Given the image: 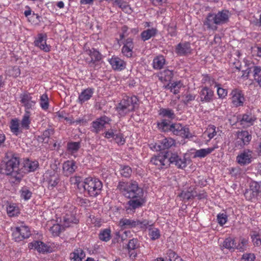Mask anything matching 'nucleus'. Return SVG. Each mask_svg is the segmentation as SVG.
I'll list each match as a JSON object with an SVG mask.
<instances>
[{"label":"nucleus","instance_id":"nucleus-1","mask_svg":"<svg viewBox=\"0 0 261 261\" xmlns=\"http://www.w3.org/2000/svg\"><path fill=\"white\" fill-rule=\"evenodd\" d=\"M117 189L124 196L129 199L125 206L128 213H134L137 208L141 207L145 204L146 200L144 191L136 181L120 182Z\"/></svg>","mask_w":261,"mask_h":261},{"label":"nucleus","instance_id":"nucleus-2","mask_svg":"<svg viewBox=\"0 0 261 261\" xmlns=\"http://www.w3.org/2000/svg\"><path fill=\"white\" fill-rule=\"evenodd\" d=\"M19 158L12 156L11 159L2 163L0 166V173L10 175L14 179L13 182H19L22 178Z\"/></svg>","mask_w":261,"mask_h":261},{"label":"nucleus","instance_id":"nucleus-3","mask_svg":"<svg viewBox=\"0 0 261 261\" xmlns=\"http://www.w3.org/2000/svg\"><path fill=\"white\" fill-rule=\"evenodd\" d=\"M158 126L164 132L171 133L174 135L180 136L183 138L189 139L193 137L188 127L184 126L179 123H172L166 119H164L161 122H159Z\"/></svg>","mask_w":261,"mask_h":261},{"label":"nucleus","instance_id":"nucleus-4","mask_svg":"<svg viewBox=\"0 0 261 261\" xmlns=\"http://www.w3.org/2000/svg\"><path fill=\"white\" fill-rule=\"evenodd\" d=\"M228 20L229 11L227 10H222L217 13H209L203 24L206 26L207 29L214 31L217 29V25L226 23Z\"/></svg>","mask_w":261,"mask_h":261},{"label":"nucleus","instance_id":"nucleus-5","mask_svg":"<svg viewBox=\"0 0 261 261\" xmlns=\"http://www.w3.org/2000/svg\"><path fill=\"white\" fill-rule=\"evenodd\" d=\"M82 186L87 194L94 197L100 194L102 189V182L97 178L92 177L85 179Z\"/></svg>","mask_w":261,"mask_h":261},{"label":"nucleus","instance_id":"nucleus-6","mask_svg":"<svg viewBox=\"0 0 261 261\" xmlns=\"http://www.w3.org/2000/svg\"><path fill=\"white\" fill-rule=\"evenodd\" d=\"M138 99L135 96L124 98L117 107V110L120 115L126 114L135 110L138 106Z\"/></svg>","mask_w":261,"mask_h":261},{"label":"nucleus","instance_id":"nucleus-7","mask_svg":"<svg viewBox=\"0 0 261 261\" xmlns=\"http://www.w3.org/2000/svg\"><path fill=\"white\" fill-rule=\"evenodd\" d=\"M252 150L245 149L241 152L236 157V162L241 166L250 164L254 159Z\"/></svg>","mask_w":261,"mask_h":261},{"label":"nucleus","instance_id":"nucleus-8","mask_svg":"<svg viewBox=\"0 0 261 261\" xmlns=\"http://www.w3.org/2000/svg\"><path fill=\"white\" fill-rule=\"evenodd\" d=\"M30 236V228L25 225H21L16 227L12 232L13 239L17 242L29 238Z\"/></svg>","mask_w":261,"mask_h":261},{"label":"nucleus","instance_id":"nucleus-9","mask_svg":"<svg viewBox=\"0 0 261 261\" xmlns=\"http://www.w3.org/2000/svg\"><path fill=\"white\" fill-rule=\"evenodd\" d=\"M148 224L149 222L146 220L139 221L123 218L119 221V225L123 228H130L137 226H139L140 228H147Z\"/></svg>","mask_w":261,"mask_h":261},{"label":"nucleus","instance_id":"nucleus-10","mask_svg":"<svg viewBox=\"0 0 261 261\" xmlns=\"http://www.w3.org/2000/svg\"><path fill=\"white\" fill-rule=\"evenodd\" d=\"M20 101L25 108V112L29 111V110L33 109L36 103V98H34L32 94L28 92H24L20 95Z\"/></svg>","mask_w":261,"mask_h":261},{"label":"nucleus","instance_id":"nucleus-11","mask_svg":"<svg viewBox=\"0 0 261 261\" xmlns=\"http://www.w3.org/2000/svg\"><path fill=\"white\" fill-rule=\"evenodd\" d=\"M110 121L111 119L106 116L96 119L91 123V131L95 134H98Z\"/></svg>","mask_w":261,"mask_h":261},{"label":"nucleus","instance_id":"nucleus-12","mask_svg":"<svg viewBox=\"0 0 261 261\" xmlns=\"http://www.w3.org/2000/svg\"><path fill=\"white\" fill-rule=\"evenodd\" d=\"M169 161V164H174L177 168L183 169L187 166L185 159H181L176 152H166Z\"/></svg>","mask_w":261,"mask_h":261},{"label":"nucleus","instance_id":"nucleus-13","mask_svg":"<svg viewBox=\"0 0 261 261\" xmlns=\"http://www.w3.org/2000/svg\"><path fill=\"white\" fill-rule=\"evenodd\" d=\"M122 41L123 44L121 49L122 54L127 58H130L133 55V49L134 47L133 39L128 38Z\"/></svg>","mask_w":261,"mask_h":261},{"label":"nucleus","instance_id":"nucleus-14","mask_svg":"<svg viewBox=\"0 0 261 261\" xmlns=\"http://www.w3.org/2000/svg\"><path fill=\"white\" fill-rule=\"evenodd\" d=\"M46 37L45 34H39L35 39L34 45L45 52H49L50 46L46 44Z\"/></svg>","mask_w":261,"mask_h":261},{"label":"nucleus","instance_id":"nucleus-15","mask_svg":"<svg viewBox=\"0 0 261 261\" xmlns=\"http://www.w3.org/2000/svg\"><path fill=\"white\" fill-rule=\"evenodd\" d=\"M192 51L191 44L188 42H180L175 47V52L179 56H186L190 54Z\"/></svg>","mask_w":261,"mask_h":261},{"label":"nucleus","instance_id":"nucleus-16","mask_svg":"<svg viewBox=\"0 0 261 261\" xmlns=\"http://www.w3.org/2000/svg\"><path fill=\"white\" fill-rule=\"evenodd\" d=\"M150 163L158 166L159 169L166 168L169 165V161L166 153L151 158Z\"/></svg>","mask_w":261,"mask_h":261},{"label":"nucleus","instance_id":"nucleus-17","mask_svg":"<svg viewBox=\"0 0 261 261\" xmlns=\"http://www.w3.org/2000/svg\"><path fill=\"white\" fill-rule=\"evenodd\" d=\"M38 166L39 164L37 161H32L29 160L25 161L23 166L21 167L22 177L25 173L35 171L38 168Z\"/></svg>","mask_w":261,"mask_h":261},{"label":"nucleus","instance_id":"nucleus-18","mask_svg":"<svg viewBox=\"0 0 261 261\" xmlns=\"http://www.w3.org/2000/svg\"><path fill=\"white\" fill-rule=\"evenodd\" d=\"M175 144L174 140L171 138H167L159 141L154 146V148L156 151H161L169 148Z\"/></svg>","mask_w":261,"mask_h":261},{"label":"nucleus","instance_id":"nucleus-19","mask_svg":"<svg viewBox=\"0 0 261 261\" xmlns=\"http://www.w3.org/2000/svg\"><path fill=\"white\" fill-rule=\"evenodd\" d=\"M232 103L234 107L243 106L245 98L240 90L234 89L231 93Z\"/></svg>","mask_w":261,"mask_h":261},{"label":"nucleus","instance_id":"nucleus-20","mask_svg":"<svg viewBox=\"0 0 261 261\" xmlns=\"http://www.w3.org/2000/svg\"><path fill=\"white\" fill-rule=\"evenodd\" d=\"M77 167L73 160H68L63 164V173L65 176H68L73 173Z\"/></svg>","mask_w":261,"mask_h":261},{"label":"nucleus","instance_id":"nucleus-21","mask_svg":"<svg viewBox=\"0 0 261 261\" xmlns=\"http://www.w3.org/2000/svg\"><path fill=\"white\" fill-rule=\"evenodd\" d=\"M214 92L207 87L203 88L199 92L200 101L202 102H210L212 101Z\"/></svg>","mask_w":261,"mask_h":261},{"label":"nucleus","instance_id":"nucleus-22","mask_svg":"<svg viewBox=\"0 0 261 261\" xmlns=\"http://www.w3.org/2000/svg\"><path fill=\"white\" fill-rule=\"evenodd\" d=\"M256 118L251 113H246L242 115L240 122L241 125L249 127L254 124Z\"/></svg>","mask_w":261,"mask_h":261},{"label":"nucleus","instance_id":"nucleus-23","mask_svg":"<svg viewBox=\"0 0 261 261\" xmlns=\"http://www.w3.org/2000/svg\"><path fill=\"white\" fill-rule=\"evenodd\" d=\"M45 176L50 189H53L59 182V175L55 172L46 173Z\"/></svg>","mask_w":261,"mask_h":261},{"label":"nucleus","instance_id":"nucleus-24","mask_svg":"<svg viewBox=\"0 0 261 261\" xmlns=\"http://www.w3.org/2000/svg\"><path fill=\"white\" fill-rule=\"evenodd\" d=\"M89 55L91 59L89 64L91 66L95 67L98 65V62L101 60V55L98 51L93 48L89 50Z\"/></svg>","mask_w":261,"mask_h":261},{"label":"nucleus","instance_id":"nucleus-25","mask_svg":"<svg viewBox=\"0 0 261 261\" xmlns=\"http://www.w3.org/2000/svg\"><path fill=\"white\" fill-rule=\"evenodd\" d=\"M94 93V89L92 88H87L84 90L78 97L79 102L82 104L85 101L89 100L92 96Z\"/></svg>","mask_w":261,"mask_h":261},{"label":"nucleus","instance_id":"nucleus-26","mask_svg":"<svg viewBox=\"0 0 261 261\" xmlns=\"http://www.w3.org/2000/svg\"><path fill=\"white\" fill-rule=\"evenodd\" d=\"M110 63L115 70H121L125 67V63L118 57L112 58L110 60Z\"/></svg>","mask_w":261,"mask_h":261},{"label":"nucleus","instance_id":"nucleus-27","mask_svg":"<svg viewBox=\"0 0 261 261\" xmlns=\"http://www.w3.org/2000/svg\"><path fill=\"white\" fill-rule=\"evenodd\" d=\"M85 253L81 248L75 249L70 253V258L71 261H82L85 257Z\"/></svg>","mask_w":261,"mask_h":261},{"label":"nucleus","instance_id":"nucleus-28","mask_svg":"<svg viewBox=\"0 0 261 261\" xmlns=\"http://www.w3.org/2000/svg\"><path fill=\"white\" fill-rule=\"evenodd\" d=\"M29 248L37 250L39 252H45L47 251V246L41 241H35L29 244Z\"/></svg>","mask_w":261,"mask_h":261},{"label":"nucleus","instance_id":"nucleus-29","mask_svg":"<svg viewBox=\"0 0 261 261\" xmlns=\"http://www.w3.org/2000/svg\"><path fill=\"white\" fill-rule=\"evenodd\" d=\"M238 139H240L246 146L248 145L252 139L251 135L247 130L238 132Z\"/></svg>","mask_w":261,"mask_h":261},{"label":"nucleus","instance_id":"nucleus-30","mask_svg":"<svg viewBox=\"0 0 261 261\" xmlns=\"http://www.w3.org/2000/svg\"><path fill=\"white\" fill-rule=\"evenodd\" d=\"M236 241L235 240L231 237L226 238L223 241L222 245H220L221 250L224 248L229 250H234L235 249Z\"/></svg>","mask_w":261,"mask_h":261},{"label":"nucleus","instance_id":"nucleus-31","mask_svg":"<svg viewBox=\"0 0 261 261\" xmlns=\"http://www.w3.org/2000/svg\"><path fill=\"white\" fill-rule=\"evenodd\" d=\"M157 32L156 29H148L143 31L141 34V37L142 40L145 41L149 40L152 37L154 36Z\"/></svg>","mask_w":261,"mask_h":261},{"label":"nucleus","instance_id":"nucleus-32","mask_svg":"<svg viewBox=\"0 0 261 261\" xmlns=\"http://www.w3.org/2000/svg\"><path fill=\"white\" fill-rule=\"evenodd\" d=\"M253 76L255 83L257 86L261 87V67L253 66Z\"/></svg>","mask_w":261,"mask_h":261},{"label":"nucleus","instance_id":"nucleus-33","mask_svg":"<svg viewBox=\"0 0 261 261\" xmlns=\"http://www.w3.org/2000/svg\"><path fill=\"white\" fill-rule=\"evenodd\" d=\"M54 134V130L53 128L47 129L44 131L41 136L38 137V141L45 143L48 142V139L50 136Z\"/></svg>","mask_w":261,"mask_h":261},{"label":"nucleus","instance_id":"nucleus-34","mask_svg":"<svg viewBox=\"0 0 261 261\" xmlns=\"http://www.w3.org/2000/svg\"><path fill=\"white\" fill-rule=\"evenodd\" d=\"M216 148V147H214L197 150L195 152L194 157L200 158H204L207 155L212 152Z\"/></svg>","mask_w":261,"mask_h":261},{"label":"nucleus","instance_id":"nucleus-35","mask_svg":"<svg viewBox=\"0 0 261 261\" xmlns=\"http://www.w3.org/2000/svg\"><path fill=\"white\" fill-rule=\"evenodd\" d=\"M31 116V113L30 111H26L24 115L23 116L22 119L21 121L20 126L22 129H29L30 128V124L31 123V120L30 117Z\"/></svg>","mask_w":261,"mask_h":261},{"label":"nucleus","instance_id":"nucleus-36","mask_svg":"<svg viewBox=\"0 0 261 261\" xmlns=\"http://www.w3.org/2000/svg\"><path fill=\"white\" fill-rule=\"evenodd\" d=\"M19 125L20 123L18 119H12L10 123V128L11 132L16 135L22 133V128H21V126L20 127Z\"/></svg>","mask_w":261,"mask_h":261},{"label":"nucleus","instance_id":"nucleus-37","mask_svg":"<svg viewBox=\"0 0 261 261\" xmlns=\"http://www.w3.org/2000/svg\"><path fill=\"white\" fill-rule=\"evenodd\" d=\"M159 114L163 117H167L171 120L175 117L173 110L169 108L160 109Z\"/></svg>","mask_w":261,"mask_h":261},{"label":"nucleus","instance_id":"nucleus-38","mask_svg":"<svg viewBox=\"0 0 261 261\" xmlns=\"http://www.w3.org/2000/svg\"><path fill=\"white\" fill-rule=\"evenodd\" d=\"M81 146L80 142H69L67 143V148L69 153L73 154L77 152Z\"/></svg>","mask_w":261,"mask_h":261},{"label":"nucleus","instance_id":"nucleus-39","mask_svg":"<svg viewBox=\"0 0 261 261\" xmlns=\"http://www.w3.org/2000/svg\"><path fill=\"white\" fill-rule=\"evenodd\" d=\"M165 258L166 261H183L180 256L171 249L167 250Z\"/></svg>","mask_w":261,"mask_h":261},{"label":"nucleus","instance_id":"nucleus-40","mask_svg":"<svg viewBox=\"0 0 261 261\" xmlns=\"http://www.w3.org/2000/svg\"><path fill=\"white\" fill-rule=\"evenodd\" d=\"M165 63V60L163 56H158L153 60V67L156 69H161L163 68Z\"/></svg>","mask_w":261,"mask_h":261},{"label":"nucleus","instance_id":"nucleus-41","mask_svg":"<svg viewBox=\"0 0 261 261\" xmlns=\"http://www.w3.org/2000/svg\"><path fill=\"white\" fill-rule=\"evenodd\" d=\"M150 227L149 228V236L152 240L158 239L160 236V231L158 228L152 227V224H148Z\"/></svg>","mask_w":261,"mask_h":261},{"label":"nucleus","instance_id":"nucleus-42","mask_svg":"<svg viewBox=\"0 0 261 261\" xmlns=\"http://www.w3.org/2000/svg\"><path fill=\"white\" fill-rule=\"evenodd\" d=\"M119 172L122 177L128 178L132 174V170L128 166H121Z\"/></svg>","mask_w":261,"mask_h":261},{"label":"nucleus","instance_id":"nucleus-43","mask_svg":"<svg viewBox=\"0 0 261 261\" xmlns=\"http://www.w3.org/2000/svg\"><path fill=\"white\" fill-rule=\"evenodd\" d=\"M110 229L107 228L101 230L99 234V238L100 240L105 242H108L111 238Z\"/></svg>","mask_w":261,"mask_h":261},{"label":"nucleus","instance_id":"nucleus-44","mask_svg":"<svg viewBox=\"0 0 261 261\" xmlns=\"http://www.w3.org/2000/svg\"><path fill=\"white\" fill-rule=\"evenodd\" d=\"M64 225L66 227H69L71 224H77L79 220L75 218L74 216L66 215L64 217Z\"/></svg>","mask_w":261,"mask_h":261},{"label":"nucleus","instance_id":"nucleus-45","mask_svg":"<svg viewBox=\"0 0 261 261\" xmlns=\"http://www.w3.org/2000/svg\"><path fill=\"white\" fill-rule=\"evenodd\" d=\"M40 105L44 110H47L49 107L48 97L46 94H43L40 96Z\"/></svg>","mask_w":261,"mask_h":261},{"label":"nucleus","instance_id":"nucleus-46","mask_svg":"<svg viewBox=\"0 0 261 261\" xmlns=\"http://www.w3.org/2000/svg\"><path fill=\"white\" fill-rule=\"evenodd\" d=\"M7 212L10 217H14L19 213V209L14 204H10L7 207Z\"/></svg>","mask_w":261,"mask_h":261},{"label":"nucleus","instance_id":"nucleus-47","mask_svg":"<svg viewBox=\"0 0 261 261\" xmlns=\"http://www.w3.org/2000/svg\"><path fill=\"white\" fill-rule=\"evenodd\" d=\"M21 197L25 200H28L31 198L32 195V192L27 187H22L20 191Z\"/></svg>","mask_w":261,"mask_h":261},{"label":"nucleus","instance_id":"nucleus-48","mask_svg":"<svg viewBox=\"0 0 261 261\" xmlns=\"http://www.w3.org/2000/svg\"><path fill=\"white\" fill-rule=\"evenodd\" d=\"M182 86V84L180 81L174 82L171 83L169 88L171 92H173L174 94H176L179 92V89Z\"/></svg>","mask_w":261,"mask_h":261},{"label":"nucleus","instance_id":"nucleus-49","mask_svg":"<svg viewBox=\"0 0 261 261\" xmlns=\"http://www.w3.org/2000/svg\"><path fill=\"white\" fill-rule=\"evenodd\" d=\"M139 247V244L138 243V240L136 239L130 240L127 244V248L129 252L135 250Z\"/></svg>","mask_w":261,"mask_h":261},{"label":"nucleus","instance_id":"nucleus-50","mask_svg":"<svg viewBox=\"0 0 261 261\" xmlns=\"http://www.w3.org/2000/svg\"><path fill=\"white\" fill-rule=\"evenodd\" d=\"M61 227L59 224H55L50 228L49 231L54 236H58L61 231Z\"/></svg>","mask_w":261,"mask_h":261},{"label":"nucleus","instance_id":"nucleus-51","mask_svg":"<svg viewBox=\"0 0 261 261\" xmlns=\"http://www.w3.org/2000/svg\"><path fill=\"white\" fill-rule=\"evenodd\" d=\"M217 219L218 223L221 226H223L227 221V216L225 213H220L217 215Z\"/></svg>","mask_w":261,"mask_h":261},{"label":"nucleus","instance_id":"nucleus-52","mask_svg":"<svg viewBox=\"0 0 261 261\" xmlns=\"http://www.w3.org/2000/svg\"><path fill=\"white\" fill-rule=\"evenodd\" d=\"M195 98V95L191 94H185L182 97V101L185 105H187Z\"/></svg>","mask_w":261,"mask_h":261},{"label":"nucleus","instance_id":"nucleus-53","mask_svg":"<svg viewBox=\"0 0 261 261\" xmlns=\"http://www.w3.org/2000/svg\"><path fill=\"white\" fill-rule=\"evenodd\" d=\"M247 243V241L244 239H242L238 245L236 243L235 249L239 250L240 252H243L245 250Z\"/></svg>","mask_w":261,"mask_h":261},{"label":"nucleus","instance_id":"nucleus-54","mask_svg":"<svg viewBox=\"0 0 261 261\" xmlns=\"http://www.w3.org/2000/svg\"><path fill=\"white\" fill-rule=\"evenodd\" d=\"M207 136L210 139H212L216 135V127L214 125H209L207 129Z\"/></svg>","mask_w":261,"mask_h":261},{"label":"nucleus","instance_id":"nucleus-55","mask_svg":"<svg viewBox=\"0 0 261 261\" xmlns=\"http://www.w3.org/2000/svg\"><path fill=\"white\" fill-rule=\"evenodd\" d=\"M114 139L117 144L121 145L123 144L125 141L122 134L121 133H116Z\"/></svg>","mask_w":261,"mask_h":261},{"label":"nucleus","instance_id":"nucleus-56","mask_svg":"<svg viewBox=\"0 0 261 261\" xmlns=\"http://www.w3.org/2000/svg\"><path fill=\"white\" fill-rule=\"evenodd\" d=\"M180 196L184 199L189 200L192 199V195H191L190 188L186 191H182L180 193Z\"/></svg>","mask_w":261,"mask_h":261},{"label":"nucleus","instance_id":"nucleus-57","mask_svg":"<svg viewBox=\"0 0 261 261\" xmlns=\"http://www.w3.org/2000/svg\"><path fill=\"white\" fill-rule=\"evenodd\" d=\"M255 258V256L253 253H246L242 256L243 261H254Z\"/></svg>","mask_w":261,"mask_h":261},{"label":"nucleus","instance_id":"nucleus-58","mask_svg":"<svg viewBox=\"0 0 261 261\" xmlns=\"http://www.w3.org/2000/svg\"><path fill=\"white\" fill-rule=\"evenodd\" d=\"M217 87V94L220 98H224L227 94V91L226 89H223L218 86Z\"/></svg>","mask_w":261,"mask_h":261},{"label":"nucleus","instance_id":"nucleus-59","mask_svg":"<svg viewBox=\"0 0 261 261\" xmlns=\"http://www.w3.org/2000/svg\"><path fill=\"white\" fill-rule=\"evenodd\" d=\"M116 130L114 129H111L109 130L105 133V137L107 139H110L112 138H114L116 136Z\"/></svg>","mask_w":261,"mask_h":261},{"label":"nucleus","instance_id":"nucleus-60","mask_svg":"<svg viewBox=\"0 0 261 261\" xmlns=\"http://www.w3.org/2000/svg\"><path fill=\"white\" fill-rule=\"evenodd\" d=\"M205 82L208 81L210 86H214L215 87L220 86V84L217 83L213 79L211 78L210 76H206L204 77Z\"/></svg>","mask_w":261,"mask_h":261},{"label":"nucleus","instance_id":"nucleus-61","mask_svg":"<svg viewBox=\"0 0 261 261\" xmlns=\"http://www.w3.org/2000/svg\"><path fill=\"white\" fill-rule=\"evenodd\" d=\"M114 3L122 10L125 9L127 7V5L123 0H115Z\"/></svg>","mask_w":261,"mask_h":261},{"label":"nucleus","instance_id":"nucleus-62","mask_svg":"<svg viewBox=\"0 0 261 261\" xmlns=\"http://www.w3.org/2000/svg\"><path fill=\"white\" fill-rule=\"evenodd\" d=\"M251 73H253V66L247 68L246 70H244L242 76L244 77L248 78L249 74Z\"/></svg>","mask_w":261,"mask_h":261},{"label":"nucleus","instance_id":"nucleus-63","mask_svg":"<svg viewBox=\"0 0 261 261\" xmlns=\"http://www.w3.org/2000/svg\"><path fill=\"white\" fill-rule=\"evenodd\" d=\"M76 201L82 206H86L89 203V201L88 199L80 197H78Z\"/></svg>","mask_w":261,"mask_h":261},{"label":"nucleus","instance_id":"nucleus-64","mask_svg":"<svg viewBox=\"0 0 261 261\" xmlns=\"http://www.w3.org/2000/svg\"><path fill=\"white\" fill-rule=\"evenodd\" d=\"M252 238V242L255 245L258 246L261 245V239L258 235H254Z\"/></svg>","mask_w":261,"mask_h":261}]
</instances>
